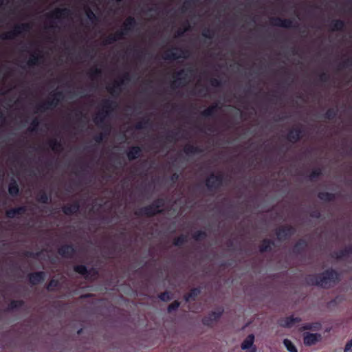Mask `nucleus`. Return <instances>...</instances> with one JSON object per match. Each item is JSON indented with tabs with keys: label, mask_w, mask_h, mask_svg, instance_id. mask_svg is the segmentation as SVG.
<instances>
[{
	"label": "nucleus",
	"mask_w": 352,
	"mask_h": 352,
	"mask_svg": "<svg viewBox=\"0 0 352 352\" xmlns=\"http://www.w3.org/2000/svg\"><path fill=\"white\" fill-rule=\"evenodd\" d=\"M173 50L179 52L180 54H178L177 52H173V50H168L164 54L163 57L164 60H174L179 58L186 57L185 54L187 52L186 51L178 47H174Z\"/></svg>",
	"instance_id": "nucleus-18"
},
{
	"label": "nucleus",
	"mask_w": 352,
	"mask_h": 352,
	"mask_svg": "<svg viewBox=\"0 0 352 352\" xmlns=\"http://www.w3.org/2000/svg\"><path fill=\"white\" fill-rule=\"evenodd\" d=\"M177 135V132L171 131L167 135H166L165 139L167 142H172L175 140L176 135Z\"/></svg>",
	"instance_id": "nucleus-60"
},
{
	"label": "nucleus",
	"mask_w": 352,
	"mask_h": 352,
	"mask_svg": "<svg viewBox=\"0 0 352 352\" xmlns=\"http://www.w3.org/2000/svg\"><path fill=\"white\" fill-rule=\"evenodd\" d=\"M85 13L87 19L92 24H95L98 21V16L89 7H86Z\"/></svg>",
	"instance_id": "nucleus-41"
},
{
	"label": "nucleus",
	"mask_w": 352,
	"mask_h": 352,
	"mask_svg": "<svg viewBox=\"0 0 352 352\" xmlns=\"http://www.w3.org/2000/svg\"><path fill=\"white\" fill-rule=\"evenodd\" d=\"M352 65V58H349L344 60L343 62L339 64L338 69L343 68H348Z\"/></svg>",
	"instance_id": "nucleus-55"
},
{
	"label": "nucleus",
	"mask_w": 352,
	"mask_h": 352,
	"mask_svg": "<svg viewBox=\"0 0 352 352\" xmlns=\"http://www.w3.org/2000/svg\"><path fill=\"white\" fill-rule=\"evenodd\" d=\"M27 211V208L25 206H21L16 208L8 209L6 211V216L9 219H14L17 215L24 214Z\"/></svg>",
	"instance_id": "nucleus-22"
},
{
	"label": "nucleus",
	"mask_w": 352,
	"mask_h": 352,
	"mask_svg": "<svg viewBox=\"0 0 352 352\" xmlns=\"http://www.w3.org/2000/svg\"><path fill=\"white\" fill-rule=\"evenodd\" d=\"M158 298L163 302H168L171 300V295L170 292L166 291L160 293Z\"/></svg>",
	"instance_id": "nucleus-53"
},
{
	"label": "nucleus",
	"mask_w": 352,
	"mask_h": 352,
	"mask_svg": "<svg viewBox=\"0 0 352 352\" xmlns=\"http://www.w3.org/2000/svg\"><path fill=\"white\" fill-rule=\"evenodd\" d=\"M36 199L38 203L46 204L50 201L51 197L44 190H41L38 193Z\"/></svg>",
	"instance_id": "nucleus-33"
},
{
	"label": "nucleus",
	"mask_w": 352,
	"mask_h": 352,
	"mask_svg": "<svg viewBox=\"0 0 352 352\" xmlns=\"http://www.w3.org/2000/svg\"><path fill=\"white\" fill-rule=\"evenodd\" d=\"M201 35L206 38L212 39L214 35V31L212 29L206 28L203 30Z\"/></svg>",
	"instance_id": "nucleus-50"
},
{
	"label": "nucleus",
	"mask_w": 352,
	"mask_h": 352,
	"mask_svg": "<svg viewBox=\"0 0 352 352\" xmlns=\"http://www.w3.org/2000/svg\"><path fill=\"white\" fill-rule=\"evenodd\" d=\"M344 352H352V339L346 344Z\"/></svg>",
	"instance_id": "nucleus-64"
},
{
	"label": "nucleus",
	"mask_w": 352,
	"mask_h": 352,
	"mask_svg": "<svg viewBox=\"0 0 352 352\" xmlns=\"http://www.w3.org/2000/svg\"><path fill=\"white\" fill-rule=\"evenodd\" d=\"M42 56L40 54L38 53H32L30 56V58L28 60V65L30 67L38 65L41 60L42 58Z\"/></svg>",
	"instance_id": "nucleus-36"
},
{
	"label": "nucleus",
	"mask_w": 352,
	"mask_h": 352,
	"mask_svg": "<svg viewBox=\"0 0 352 352\" xmlns=\"http://www.w3.org/2000/svg\"><path fill=\"white\" fill-rule=\"evenodd\" d=\"M254 334H249L241 343V349L243 350H249L248 352H256V348L254 346Z\"/></svg>",
	"instance_id": "nucleus-19"
},
{
	"label": "nucleus",
	"mask_w": 352,
	"mask_h": 352,
	"mask_svg": "<svg viewBox=\"0 0 352 352\" xmlns=\"http://www.w3.org/2000/svg\"><path fill=\"white\" fill-rule=\"evenodd\" d=\"M142 151V148L139 146H133L130 147L126 153L129 160L133 161L138 159L141 155Z\"/></svg>",
	"instance_id": "nucleus-23"
},
{
	"label": "nucleus",
	"mask_w": 352,
	"mask_h": 352,
	"mask_svg": "<svg viewBox=\"0 0 352 352\" xmlns=\"http://www.w3.org/2000/svg\"><path fill=\"white\" fill-rule=\"evenodd\" d=\"M310 217L314 219H320L321 217V212L318 209H314L310 212Z\"/></svg>",
	"instance_id": "nucleus-62"
},
{
	"label": "nucleus",
	"mask_w": 352,
	"mask_h": 352,
	"mask_svg": "<svg viewBox=\"0 0 352 352\" xmlns=\"http://www.w3.org/2000/svg\"><path fill=\"white\" fill-rule=\"evenodd\" d=\"M25 302L23 300H12L10 301L8 311H12L21 308L24 305Z\"/></svg>",
	"instance_id": "nucleus-39"
},
{
	"label": "nucleus",
	"mask_w": 352,
	"mask_h": 352,
	"mask_svg": "<svg viewBox=\"0 0 352 352\" xmlns=\"http://www.w3.org/2000/svg\"><path fill=\"white\" fill-rule=\"evenodd\" d=\"M163 212L162 209H157L153 204L142 207L135 212V214L138 217H153L158 214Z\"/></svg>",
	"instance_id": "nucleus-9"
},
{
	"label": "nucleus",
	"mask_w": 352,
	"mask_h": 352,
	"mask_svg": "<svg viewBox=\"0 0 352 352\" xmlns=\"http://www.w3.org/2000/svg\"><path fill=\"white\" fill-rule=\"evenodd\" d=\"M102 129H107V133H100L99 135H96L94 139L95 140L96 142L100 144L101 143L103 140L106 138V136L109 134V125H107L104 124V126L103 125V127H101Z\"/></svg>",
	"instance_id": "nucleus-43"
},
{
	"label": "nucleus",
	"mask_w": 352,
	"mask_h": 352,
	"mask_svg": "<svg viewBox=\"0 0 352 352\" xmlns=\"http://www.w3.org/2000/svg\"><path fill=\"white\" fill-rule=\"evenodd\" d=\"M322 338V336L318 333L305 332L303 333V342L306 346H312L319 342Z\"/></svg>",
	"instance_id": "nucleus-16"
},
{
	"label": "nucleus",
	"mask_w": 352,
	"mask_h": 352,
	"mask_svg": "<svg viewBox=\"0 0 352 352\" xmlns=\"http://www.w3.org/2000/svg\"><path fill=\"white\" fill-rule=\"evenodd\" d=\"M224 309L222 307H218L216 311L210 312L202 318V323L204 326L212 327L214 322L218 321L222 316Z\"/></svg>",
	"instance_id": "nucleus-7"
},
{
	"label": "nucleus",
	"mask_w": 352,
	"mask_h": 352,
	"mask_svg": "<svg viewBox=\"0 0 352 352\" xmlns=\"http://www.w3.org/2000/svg\"><path fill=\"white\" fill-rule=\"evenodd\" d=\"M219 109V104L215 103L201 111V115L204 118H212Z\"/></svg>",
	"instance_id": "nucleus-25"
},
{
	"label": "nucleus",
	"mask_w": 352,
	"mask_h": 352,
	"mask_svg": "<svg viewBox=\"0 0 352 352\" xmlns=\"http://www.w3.org/2000/svg\"><path fill=\"white\" fill-rule=\"evenodd\" d=\"M28 277L30 283L32 285H36L45 280L46 274L43 271L31 272L28 275Z\"/></svg>",
	"instance_id": "nucleus-17"
},
{
	"label": "nucleus",
	"mask_w": 352,
	"mask_h": 352,
	"mask_svg": "<svg viewBox=\"0 0 352 352\" xmlns=\"http://www.w3.org/2000/svg\"><path fill=\"white\" fill-rule=\"evenodd\" d=\"M150 125H151L150 119L149 118H146V119H143L140 122H138L135 125V128L136 129L140 130V129H146V128H147Z\"/></svg>",
	"instance_id": "nucleus-47"
},
{
	"label": "nucleus",
	"mask_w": 352,
	"mask_h": 352,
	"mask_svg": "<svg viewBox=\"0 0 352 352\" xmlns=\"http://www.w3.org/2000/svg\"><path fill=\"white\" fill-rule=\"evenodd\" d=\"M122 32L116 31L113 34L109 35L104 41V45H111L116 41L123 38Z\"/></svg>",
	"instance_id": "nucleus-27"
},
{
	"label": "nucleus",
	"mask_w": 352,
	"mask_h": 352,
	"mask_svg": "<svg viewBox=\"0 0 352 352\" xmlns=\"http://www.w3.org/2000/svg\"><path fill=\"white\" fill-rule=\"evenodd\" d=\"M138 23L133 16H128L124 21L122 28L119 32H122L123 37L131 32L137 26Z\"/></svg>",
	"instance_id": "nucleus-14"
},
{
	"label": "nucleus",
	"mask_w": 352,
	"mask_h": 352,
	"mask_svg": "<svg viewBox=\"0 0 352 352\" xmlns=\"http://www.w3.org/2000/svg\"><path fill=\"white\" fill-rule=\"evenodd\" d=\"M199 0H187V1H186L184 2V3L183 4L182 7L181 8L182 12L184 13L188 10L189 7L190 6L191 2L195 3V2H197Z\"/></svg>",
	"instance_id": "nucleus-58"
},
{
	"label": "nucleus",
	"mask_w": 352,
	"mask_h": 352,
	"mask_svg": "<svg viewBox=\"0 0 352 352\" xmlns=\"http://www.w3.org/2000/svg\"><path fill=\"white\" fill-rule=\"evenodd\" d=\"M224 177L222 174L211 173L206 180V186L210 191L218 190L223 184Z\"/></svg>",
	"instance_id": "nucleus-6"
},
{
	"label": "nucleus",
	"mask_w": 352,
	"mask_h": 352,
	"mask_svg": "<svg viewBox=\"0 0 352 352\" xmlns=\"http://www.w3.org/2000/svg\"><path fill=\"white\" fill-rule=\"evenodd\" d=\"M74 271L82 276L86 279L89 278V272L85 265H76L74 267Z\"/></svg>",
	"instance_id": "nucleus-34"
},
{
	"label": "nucleus",
	"mask_w": 352,
	"mask_h": 352,
	"mask_svg": "<svg viewBox=\"0 0 352 352\" xmlns=\"http://www.w3.org/2000/svg\"><path fill=\"white\" fill-rule=\"evenodd\" d=\"M60 287V282L57 279L52 278L50 280L46 286V289L49 292L56 291Z\"/></svg>",
	"instance_id": "nucleus-40"
},
{
	"label": "nucleus",
	"mask_w": 352,
	"mask_h": 352,
	"mask_svg": "<svg viewBox=\"0 0 352 352\" xmlns=\"http://www.w3.org/2000/svg\"><path fill=\"white\" fill-rule=\"evenodd\" d=\"M283 344L288 351L298 352L296 347L295 346V345L293 344V342L290 340H289L287 338L284 339Z\"/></svg>",
	"instance_id": "nucleus-46"
},
{
	"label": "nucleus",
	"mask_w": 352,
	"mask_h": 352,
	"mask_svg": "<svg viewBox=\"0 0 352 352\" xmlns=\"http://www.w3.org/2000/svg\"><path fill=\"white\" fill-rule=\"evenodd\" d=\"M322 175V169L320 168H315L309 174V179L310 181H314L315 179L318 178Z\"/></svg>",
	"instance_id": "nucleus-49"
},
{
	"label": "nucleus",
	"mask_w": 352,
	"mask_h": 352,
	"mask_svg": "<svg viewBox=\"0 0 352 352\" xmlns=\"http://www.w3.org/2000/svg\"><path fill=\"white\" fill-rule=\"evenodd\" d=\"M187 241V236L181 234L179 236L174 239L173 245L174 246L180 247Z\"/></svg>",
	"instance_id": "nucleus-42"
},
{
	"label": "nucleus",
	"mask_w": 352,
	"mask_h": 352,
	"mask_svg": "<svg viewBox=\"0 0 352 352\" xmlns=\"http://www.w3.org/2000/svg\"><path fill=\"white\" fill-rule=\"evenodd\" d=\"M8 192L12 197H16L19 194V187L17 182L12 178L8 184Z\"/></svg>",
	"instance_id": "nucleus-28"
},
{
	"label": "nucleus",
	"mask_w": 352,
	"mask_h": 352,
	"mask_svg": "<svg viewBox=\"0 0 352 352\" xmlns=\"http://www.w3.org/2000/svg\"><path fill=\"white\" fill-rule=\"evenodd\" d=\"M80 209V204L78 201H75L72 204H67L63 206L62 211L67 216H72L78 212Z\"/></svg>",
	"instance_id": "nucleus-20"
},
{
	"label": "nucleus",
	"mask_w": 352,
	"mask_h": 352,
	"mask_svg": "<svg viewBox=\"0 0 352 352\" xmlns=\"http://www.w3.org/2000/svg\"><path fill=\"white\" fill-rule=\"evenodd\" d=\"M76 252L73 244H65L58 249V254L65 258H72Z\"/></svg>",
	"instance_id": "nucleus-13"
},
{
	"label": "nucleus",
	"mask_w": 352,
	"mask_h": 352,
	"mask_svg": "<svg viewBox=\"0 0 352 352\" xmlns=\"http://www.w3.org/2000/svg\"><path fill=\"white\" fill-rule=\"evenodd\" d=\"M102 75V70L101 69L95 67L94 68H91L89 72H88L89 78L92 80H96L99 77H100Z\"/></svg>",
	"instance_id": "nucleus-38"
},
{
	"label": "nucleus",
	"mask_w": 352,
	"mask_h": 352,
	"mask_svg": "<svg viewBox=\"0 0 352 352\" xmlns=\"http://www.w3.org/2000/svg\"><path fill=\"white\" fill-rule=\"evenodd\" d=\"M192 236L195 241H199L204 240L207 237V233L203 230H197Z\"/></svg>",
	"instance_id": "nucleus-45"
},
{
	"label": "nucleus",
	"mask_w": 352,
	"mask_h": 352,
	"mask_svg": "<svg viewBox=\"0 0 352 352\" xmlns=\"http://www.w3.org/2000/svg\"><path fill=\"white\" fill-rule=\"evenodd\" d=\"M301 320H302L300 317H294L293 316H290L280 319L278 324L282 327L291 328L295 323L300 322Z\"/></svg>",
	"instance_id": "nucleus-21"
},
{
	"label": "nucleus",
	"mask_w": 352,
	"mask_h": 352,
	"mask_svg": "<svg viewBox=\"0 0 352 352\" xmlns=\"http://www.w3.org/2000/svg\"><path fill=\"white\" fill-rule=\"evenodd\" d=\"M347 256H348V254H347V252H346L345 248L343 249V250H340L339 251H337V252H334L331 254V257L332 258H336L338 260H341L344 257H346Z\"/></svg>",
	"instance_id": "nucleus-48"
},
{
	"label": "nucleus",
	"mask_w": 352,
	"mask_h": 352,
	"mask_svg": "<svg viewBox=\"0 0 352 352\" xmlns=\"http://www.w3.org/2000/svg\"><path fill=\"white\" fill-rule=\"evenodd\" d=\"M303 136V131L300 127L290 129L287 134L286 139L292 143L298 142Z\"/></svg>",
	"instance_id": "nucleus-15"
},
{
	"label": "nucleus",
	"mask_w": 352,
	"mask_h": 352,
	"mask_svg": "<svg viewBox=\"0 0 352 352\" xmlns=\"http://www.w3.org/2000/svg\"><path fill=\"white\" fill-rule=\"evenodd\" d=\"M320 287L329 288L331 285H336L340 281V274L335 270L330 268L319 274Z\"/></svg>",
	"instance_id": "nucleus-2"
},
{
	"label": "nucleus",
	"mask_w": 352,
	"mask_h": 352,
	"mask_svg": "<svg viewBox=\"0 0 352 352\" xmlns=\"http://www.w3.org/2000/svg\"><path fill=\"white\" fill-rule=\"evenodd\" d=\"M102 109L94 117V122L99 127L104 126L105 118L109 117L117 107V102L110 99H104L101 103Z\"/></svg>",
	"instance_id": "nucleus-1"
},
{
	"label": "nucleus",
	"mask_w": 352,
	"mask_h": 352,
	"mask_svg": "<svg viewBox=\"0 0 352 352\" xmlns=\"http://www.w3.org/2000/svg\"><path fill=\"white\" fill-rule=\"evenodd\" d=\"M305 281L308 285L320 287L319 274L308 275L305 278Z\"/></svg>",
	"instance_id": "nucleus-32"
},
{
	"label": "nucleus",
	"mask_w": 352,
	"mask_h": 352,
	"mask_svg": "<svg viewBox=\"0 0 352 352\" xmlns=\"http://www.w3.org/2000/svg\"><path fill=\"white\" fill-rule=\"evenodd\" d=\"M184 152L187 155L199 154L203 152V149L198 146H194L192 144H186L184 148Z\"/></svg>",
	"instance_id": "nucleus-29"
},
{
	"label": "nucleus",
	"mask_w": 352,
	"mask_h": 352,
	"mask_svg": "<svg viewBox=\"0 0 352 352\" xmlns=\"http://www.w3.org/2000/svg\"><path fill=\"white\" fill-rule=\"evenodd\" d=\"M330 28L332 31H343L345 22L341 19H333L331 21Z\"/></svg>",
	"instance_id": "nucleus-30"
},
{
	"label": "nucleus",
	"mask_w": 352,
	"mask_h": 352,
	"mask_svg": "<svg viewBox=\"0 0 352 352\" xmlns=\"http://www.w3.org/2000/svg\"><path fill=\"white\" fill-rule=\"evenodd\" d=\"M175 80L171 83V88L175 89L179 86H184L187 83L188 71L181 69L174 75Z\"/></svg>",
	"instance_id": "nucleus-11"
},
{
	"label": "nucleus",
	"mask_w": 352,
	"mask_h": 352,
	"mask_svg": "<svg viewBox=\"0 0 352 352\" xmlns=\"http://www.w3.org/2000/svg\"><path fill=\"white\" fill-rule=\"evenodd\" d=\"M38 254H34L33 252L31 251H25L23 252V256L28 257V258H35L36 256H37Z\"/></svg>",
	"instance_id": "nucleus-63"
},
{
	"label": "nucleus",
	"mask_w": 352,
	"mask_h": 352,
	"mask_svg": "<svg viewBox=\"0 0 352 352\" xmlns=\"http://www.w3.org/2000/svg\"><path fill=\"white\" fill-rule=\"evenodd\" d=\"M274 245V241L269 239H265L262 241L261 244L259 246V252L261 253L270 252L272 249V246Z\"/></svg>",
	"instance_id": "nucleus-26"
},
{
	"label": "nucleus",
	"mask_w": 352,
	"mask_h": 352,
	"mask_svg": "<svg viewBox=\"0 0 352 352\" xmlns=\"http://www.w3.org/2000/svg\"><path fill=\"white\" fill-rule=\"evenodd\" d=\"M319 80L322 82H327L329 80L330 76L326 72H322L319 75Z\"/></svg>",
	"instance_id": "nucleus-61"
},
{
	"label": "nucleus",
	"mask_w": 352,
	"mask_h": 352,
	"mask_svg": "<svg viewBox=\"0 0 352 352\" xmlns=\"http://www.w3.org/2000/svg\"><path fill=\"white\" fill-rule=\"evenodd\" d=\"M71 14L72 11L69 8H56L51 13L47 14V18L51 20H59L60 19H67Z\"/></svg>",
	"instance_id": "nucleus-12"
},
{
	"label": "nucleus",
	"mask_w": 352,
	"mask_h": 352,
	"mask_svg": "<svg viewBox=\"0 0 352 352\" xmlns=\"http://www.w3.org/2000/svg\"><path fill=\"white\" fill-rule=\"evenodd\" d=\"M318 197L324 201L330 202L336 199V195L329 192H320L318 194Z\"/></svg>",
	"instance_id": "nucleus-35"
},
{
	"label": "nucleus",
	"mask_w": 352,
	"mask_h": 352,
	"mask_svg": "<svg viewBox=\"0 0 352 352\" xmlns=\"http://www.w3.org/2000/svg\"><path fill=\"white\" fill-rule=\"evenodd\" d=\"M180 306V302L178 300H175L168 306L167 311L168 313H172L176 311Z\"/></svg>",
	"instance_id": "nucleus-54"
},
{
	"label": "nucleus",
	"mask_w": 352,
	"mask_h": 352,
	"mask_svg": "<svg viewBox=\"0 0 352 352\" xmlns=\"http://www.w3.org/2000/svg\"><path fill=\"white\" fill-rule=\"evenodd\" d=\"M308 244L305 239H299L294 245L293 252L296 254H302L307 248Z\"/></svg>",
	"instance_id": "nucleus-24"
},
{
	"label": "nucleus",
	"mask_w": 352,
	"mask_h": 352,
	"mask_svg": "<svg viewBox=\"0 0 352 352\" xmlns=\"http://www.w3.org/2000/svg\"><path fill=\"white\" fill-rule=\"evenodd\" d=\"M338 111L336 108H329L324 114V118L328 120H333L337 116Z\"/></svg>",
	"instance_id": "nucleus-44"
},
{
	"label": "nucleus",
	"mask_w": 352,
	"mask_h": 352,
	"mask_svg": "<svg viewBox=\"0 0 352 352\" xmlns=\"http://www.w3.org/2000/svg\"><path fill=\"white\" fill-rule=\"evenodd\" d=\"M201 289L200 287H194L190 289L188 294V297H190L192 300H195V298L201 294Z\"/></svg>",
	"instance_id": "nucleus-51"
},
{
	"label": "nucleus",
	"mask_w": 352,
	"mask_h": 352,
	"mask_svg": "<svg viewBox=\"0 0 352 352\" xmlns=\"http://www.w3.org/2000/svg\"><path fill=\"white\" fill-rule=\"evenodd\" d=\"M152 204L157 209H162L165 205V200L163 198H157Z\"/></svg>",
	"instance_id": "nucleus-52"
},
{
	"label": "nucleus",
	"mask_w": 352,
	"mask_h": 352,
	"mask_svg": "<svg viewBox=\"0 0 352 352\" xmlns=\"http://www.w3.org/2000/svg\"><path fill=\"white\" fill-rule=\"evenodd\" d=\"M131 76L129 72H125L121 78L114 81L112 85L107 87V91L112 96L117 97L122 91V86L124 85L126 82L130 81Z\"/></svg>",
	"instance_id": "nucleus-5"
},
{
	"label": "nucleus",
	"mask_w": 352,
	"mask_h": 352,
	"mask_svg": "<svg viewBox=\"0 0 352 352\" xmlns=\"http://www.w3.org/2000/svg\"><path fill=\"white\" fill-rule=\"evenodd\" d=\"M186 27L185 28L179 29L177 31L176 35H175L176 37L182 36L186 31H188L190 29V25L188 21L186 22Z\"/></svg>",
	"instance_id": "nucleus-57"
},
{
	"label": "nucleus",
	"mask_w": 352,
	"mask_h": 352,
	"mask_svg": "<svg viewBox=\"0 0 352 352\" xmlns=\"http://www.w3.org/2000/svg\"><path fill=\"white\" fill-rule=\"evenodd\" d=\"M210 84L214 87H219L222 85L221 80L216 78H212L210 79Z\"/></svg>",
	"instance_id": "nucleus-59"
},
{
	"label": "nucleus",
	"mask_w": 352,
	"mask_h": 352,
	"mask_svg": "<svg viewBox=\"0 0 352 352\" xmlns=\"http://www.w3.org/2000/svg\"><path fill=\"white\" fill-rule=\"evenodd\" d=\"M39 124H40V121L37 118L33 119L30 123V127L29 128V131H36L39 126Z\"/></svg>",
	"instance_id": "nucleus-56"
},
{
	"label": "nucleus",
	"mask_w": 352,
	"mask_h": 352,
	"mask_svg": "<svg viewBox=\"0 0 352 352\" xmlns=\"http://www.w3.org/2000/svg\"><path fill=\"white\" fill-rule=\"evenodd\" d=\"M270 23L274 26L291 28H296L298 25L297 23H294V19H282L280 17H272L270 19Z\"/></svg>",
	"instance_id": "nucleus-10"
},
{
	"label": "nucleus",
	"mask_w": 352,
	"mask_h": 352,
	"mask_svg": "<svg viewBox=\"0 0 352 352\" xmlns=\"http://www.w3.org/2000/svg\"><path fill=\"white\" fill-rule=\"evenodd\" d=\"M31 30V25L29 23H23L16 24L13 29L1 35L0 39L2 40H12L16 36L30 32Z\"/></svg>",
	"instance_id": "nucleus-4"
},
{
	"label": "nucleus",
	"mask_w": 352,
	"mask_h": 352,
	"mask_svg": "<svg viewBox=\"0 0 352 352\" xmlns=\"http://www.w3.org/2000/svg\"><path fill=\"white\" fill-rule=\"evenodd\" d=\"M322 328V324L320 322L305 324L302 327V330H313L319 331Z\"/></svg>",
	"instance_id": "nucleus-37"
},
{
	"label": "nucleus",
	"mask_w": 352,
	"mask_h": 352,
	"mask_svg": "<svg viewBox=\"0 0 352 352\" xmlns=\"http://www.w3.org/2000/svg\"><path fill=\"white\" fill-rule=\"evenodd\" d=\"M296 233V228L291 225H285L279 227L275 231V234L279 241H285Z\"/></svg>",
	"instance_id": "nucleus-8"
},
{
	"label": "nucleus",
	"mask_w": 352,
	"mask_h": 352,
	"mask_svg": "<svg viewBox=\"0 0 352 352\" xmlns=\"http://www.w3.org/2000/svg\"><path fill=\"white\" fill-rule=\"evenodd\" d=\"M51 98L43 103L38 104L36 106L35 113H43L47 110H52L56 108L60 101L64 98L62 91H56L51 94Z\"/></svg>",
	"instance_id": "nucleus-3"
},
{
	"label": "nucleus",
	"mask_w": 352,
	"mask_h": 352,
	"mask_svg": "<svg viewBox=\"0 0 352 352\" xmlns=\"http://www.w3.org/2000/svg\"><path fill=\"white\" fill-rule=\"evenodd\" d=\"M47 144L51 148V149L54 152H59L63 149V146L60 140L56 138L50 140L47 142Z\"/></svg>",
	"instance_id": "nucleus-31"
}]
</instances>
